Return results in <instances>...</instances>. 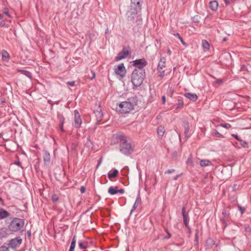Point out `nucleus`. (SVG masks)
I'll return each instance as SVG.
<instances>
[{
  "label": "nucleus",
  "instance_id": "1",
  "mask_svg": "<svg viewBox=\"0 0 251 251\" xmlns=\"http://www.w3.org/2000/svg\"><path fill=\"white\" fill-rule=\"evenodd\" d=\"M116 138L119 143L120 151L122 153L128 155L133 151L134 147L127 140L126 136L120 134L117 135Z\"/></svg>",
  "mask_w": 251,
  "mask_h": 251
},
{
  "label": "nucleus",
  "instance_id": "2",
  "mask_svg": "<svg viewBox=\"0 0 251 251\" xmlns=\"http://www.w3.org/2000/svg\"><path fill=\"white\" fill-rule=\"evenodd\" d=\"M128 101H122L119 103L116 109L121 113H128L133 109L134 106L137 104L136 98H133L128 100Z\"/></svg>",
  "mask_w": 251,
  "mask_h": 251
},
{
  "label": "nucleus",
  "instance_id": "3",
  "mask_svg": "<svg viewBox=\"0 0 251 251\" xmlns=\"http://www.w3.org/2000/svg\"><path fill=\"white\" fill-rule=\"evenodd\" d=\"M146 76L145 70H137L135 69L131 74V82L136 87L140 86L142 84Z\"/></svg>",
  "mask_w": 251,
  "mask_h": 251
},
{
  "label": "nucleus",
  "instance_id": "4",
  "mask_svg": "<svg viewBox=\"0 0 251 251\" xmlns=\"http://www.w3.org/2000/svg\"><path fill=\"white\" fill-rule=\"evenodd\" d=\"M140 11L141 10H138L137 8L134 9L129 7V10L126 13L127 21L132 24H140L141 21V18L139 13Z\"/></svg>",
  "mask_w": 251,
  "mask_h": 251
},
{
  "label": "nucleus",
  "instance_id": "5",
  "mask_svg": "<svg viewBox=\"0 0 251 251\" xmlns=\"http://www.w3.org/2000/svg\"><path fill=\"white\" fill-rule=\"evenodd\" d=\"M25 225L23 219L15 218L10 223L8 229L12 232H17L21 230Z\"/></svg>",
  "mask_w": 251,
  "mask_h": 251
},
{
  "label": "nucleus",
  "instance_id": "6",
  "mask_svg": "<svg viewBox=\"0 0 251 251\" xmlns=\"http://www.w3.org/2000/svg\"><path fill=\"white\" fill-rule=\"evenodd\" d=\"M132 63L134 66L138 68L137 70H144V68L148 64L145 58L136 59L132 61Z\"/></svg>",
  "mask_w": 251,
  "mask_h": 251
},
{
  "label": "nucleus",
  "instance_id": "7",
  "mask_svg": "<svg viewBox=\"0 0 251 251\" xmlns=\"http://www.w3.org/2000/svg\"><path fill=\"white\" fill-rule=\"evenodd\" d=\"M74 122L75 128H78L82 124V120L78 111L77 110L74 111Z\"/></svg>",
  "mask_w": 251,
  "mask_h": 251
},
{
  "label": "nucleus",
  "instance_id": "8",
  "mask_svg": "<svg viewBox=\"0 0 251 251\" xmlns=\"http://www.w3.org/2000/svg\"><path fill=\"white\" fill-rule=\"evenodd\" d=\"M126 69L123 63L119 64L115 69V73L116 75L124 77L126 75Z\"/></svg>",
  "mask_w": 251,
  "mask_h": 251
},
{
  "label": "nucleus",
  "instance_id": "9",
  "mask_svg": "<svg viewBox=\"0 0 251 251\" xmlns=\"http://www.w3.org/2000/svg\"><path fill=\"white\" fill-rule=\"evenodd\" d=\"M130 55V52L126 49L125 48L123 49V50L120 52L117 56L115 57L116 61H119L124 59Z\"/></svg>",
  "mask_w": 251,
  "mask_h": 251
},
{
  "label": "nucleus",
  "instance_id": "10",
  "mask_svg": "<svg viewBox=\"0 0 251 251\" xmlns=\"http://www.w3.org/2000/svg\"><path fill=\"white\" fill-rule=\"evenodd\" d=\"M130 8L141 10L143 0H130Z\"/></svg>",
  "mask_w": 251,
  "mask_h": 251
},
{
  "label": "nucleus",
  "instance_id": "11",
  "mask_svg": "<svg viewBox=\"0 0 251 251\" xmlns=\"http://www.w3.org/2000/svg\"><path fill=\"white\" fill-rule=\"evenodd\" d=\"M182 214L183 216V223L187 229H190V227L188 225L189 221V215L186 213V208L184 206H183L182 208Z\"/></svg>",
  "mask_w": 251,
  "mask_h": 251
},
{
  "label": "nucleus",
  "instance_id": "12",
  "mask_svg": "<svg viewBox=\"0 0 251 251\" xmlns=\"http://www.w3.org/2000/svg\"><path fill=\"white\" fill-rule=\"evenodd\" d=\"M22 243V239L20 238H16L11 240L9 245L12 248H16Z\"/></svg>",
  "mask_w": 251,
  "mask_h": 251
},
{
  "label": "nucleus",
  "instance_id": "13",
  "mask_svg": "<svg viewBox=\"0 0 251 251\" xmlns=\"http://www.w3.org/2000/svg\"><path fill=\"white\" fill-rule=\"evenodd\" d=\"M10 215V213L2 208H0V220L6 219Z\"/></svg>",
  "mask_w": 251,
  "mask_h": 251
},
{
  "label": "nucleus",
  "instance_id": "14",
  "mask_svg": "<svg viewBox=\"0 0 251 251\" xmlns=\"http://www.w3.org/2000/svg\"><path fill=\"white\" fill-rule=\"evenodd\" d=\"M184 96L193 101H196L198 99V96L196 94L187 93L184 94Z\"/></svg>",
  "mask_w": 251,
  "mask_h": 251
},
{
  "label": "nucleus",
  "instance_id": "15",
  "mask_svg": "<svg viewBox=\"0 0 251 251\" xmlns=\"http://www.w3.org/2000/svg\"><path fill=\"white\" fill-rule=\"evenodd\" d=\"M166 58L164 57H161L158 62L157 70H163L165 68Z\"/></svg>",
  "mask_w": 251,
  "mask_h": 251
},
{
  "label": "nucleus",
  "instance_id": "16",
  "mask_svg": "<svg viewBox=\"0 0 251 251\" xmlns=\"http://www.w3.org/2000/svg\"><path fill=\"white\" fill-rule=\"evenodd\" d=\"M95 114L96 117V119L98 122H100L103 117V113L100 108L95 111Z\"/></svg>",
  "mask_w": 251,
  "mask_h": 251
},
{
  "label": "nucleus",
  "instance_id": "17",
  "mask_svg": "<svg viewBox=\"0 0 251 251\" xmlns=\"http://www.w3.org/2000/svg\"><path fill=\"white\" fill-rule=\"evenodd\" d=\"M43 159L44 163L48 165L50 161V154L47 151H45L43 153Z\"/></svg>",
  "mask_w": 251,
  "mask_h": 251
},
{
  "label": "nucleus",
  "instance_id": "18",
  "mask_svg": "<svg viewBox=\"0 0 251 251\" xmlns=\"http://www.w3.org/2000/svg\"><path fill=\"white\" fill-rule=\"evenodd\" d=\"M140 201H141V198L140 197V195L138 194L136 199L135 201L134 202V203L132 206V207L130 210V214L136 209V208L137 207V206Z\"/></svg>",
  "mask_w": 251,
  "mask_h": 251
},
{
  "label": "nucleus",
  "instance_id": "19",
  "mask_svg": "<svg viewBox=\"0 0 251 251\" xmlns=\"http://www.w3.org/2000/svg\"><path fill=\"white\" fill-rule=\"evenodd\" d=\"M209 7L213 11L217 10L218 7V3L216 0L210 1L209 3Z\"/></svg>",
  "mask_w": 251,
  "mask_h": 251
},
{
  "label": "nucleus",
  "instance_id": "20",
  "mask_svg": "<svg viewBox=\"0 0 251 251\" xmlns=\"http://www.w3.org/2000/svg\"><path fill=\"white\" fill-rule=\"evenodd\" d=\"M157 134L159 136H160V137L163 136L165 132L164 127L162 126H159L157 127Z\"/></svg>",
  "mask_w": 251,
  "mask_h": 251
},
{
  "label": "nucleus",
  "instance_id": "21",
  "mask_svg": "<svg viewBox=\"0 0 251 251\" xmlns=\"http://www.w3.org/2000/svg\"><path fill=\"white\" fill-rule=\"evenodd\" d=\"M85 146L89 150H92L93 149V144L89 137L87 138V141L85 143Z\"/></svg>",
  "mask_w": 251,
  "mask_h": 251
},
{
  "label": "nucleus",
  "instance_id": "22",
  "mask_svg": "<svg viewBox=\"0 0 251 251\" xmlns=\"http://www.w3.org/2000/svg\"><path fill=\"white\" fill-rule=\"evenodd\" d=\"M108 192L112 195H114L118 193L117 187L111 186L108 188Z\"/></svg>",
  "mask_w": 251,
  "mask_h": 251
},
{
  "label": "nucleus",
  "instance_id": "23",
  "mask_svg": "<svg viewBox=\"0 0 251 251\" xmlns=\"http://www.w3.org/2000/svg\"><path fill=\"white\" fill-rule=\"evenodd\" d=\"M202 46L205 51L208 50L210 48L209 43L206 40H204L202 41Z\"/></svg>",
  "mask_w": 251,
  "mask_h": 251
},
{
  "label": "nucleus",
  "instance_id": "24",
  "mask_svg": "<svg viewBox=\"0 0 251 251\" xmlns=\"http://www.w3.org/2000/svg\"><path fill=\"white\" fill-rule=\"evenodd\" d=\"M211 164V162L207 159H202L200 162V165L201 167L207 166Z\"/></svg>",
  "mask_w": 251,
  "mask_h": 251
},
{
  "label": "nucleus",
  "instance_id": "25",
  "mask_svg": "<svg viewBox=\"0 0 251 251\" xmlns=\"http://www.w3.org/2000/svg\"><path fill=\"white\" fill-rule=\"evenodd\" d=\"M2 59L5 61H8L9 59V55L6 50L2 51Z\"/></svg>",
  "mask_w": 251,
  "mask_h": 251
},
{
  "label": "nucleus",
  "instance_id": "26",
  "mask_svg": "<svg viewBox=\"0 0 251 251\" xmlns=\"http://www.w3.org/2000/svg\"><path fill=\"white\" fill-rule=\"evenodd\" d=\"M118 171L117 169H113V172L112 173L109 172L107 175V176L109 179H111L112 178H114L116 176Z\"/></svg>",
  "mask_w": 251,
  "mask_h": 251
},
{
  "label": "nucleus",
  "instance_id": "27",
  "mask_svg": "<svg viewBox=\"0 0 251 251\" xmlns=\"http://www.w3.org/2000/svg\"><path fill=\"white\" fill-rule=\"evenodd\" d=\"M184 128H185V131H184L185 136L187 139L188 137H189L188 133L189 132V125L188 124H185Z\"/></svg>",
  "mask_w": 251,
  "mask_h": 251
},
{
  "label": "nucleus",
  "instance_id": "28",
  "mask_svg": "<svg viewBox=\"0 0 251 251\" xmlns=\"http://www.w3.org/2000/svg\"><path fill=\"white\" fill-rule=\"evenodd\" d=\"M183 104H184V102H183V101L182 100V98H178L177 99V106H176V109H178L179 108H181L182 107H183Z\"/></svg>",
  "mask_w": 251,
  "mask_h": 251
},
{
  "label": "nucleus",
  "instance_id": "29",
  "mask_svg": "<svg viewBox=\"0 0 251 251\" xmlns=\"http://www.w3.org/2000/svg\"><path fill=\"white\" fill-rule=\"evenodd\" d=\"M57 119L59 123H64L65 118L62 114L59 113L57 114Z\"/></svg>",
  "mask_w": 251,
  "mask_h": 251
},
{
  "label": "nucleus",
  "instance_id": "30",
  "mask_svg": "<svg viewBox=\"0 0 251 251\" xmlns=\"http://www.w3.org/2000/svg\"><path fill=\"white\" fill-rule=\"evenodd\" d=\"M158 75L161 78H162L165 75V71L163 70H157Z\"/></svg>",
  "mask_w": 251,
  "mask_h": 251
},
{
  "label": "nucleus",
  "instance_id": "31",
  "mask_svg": "<svg viewBox=\"0 0 251 251\" xmlns=\"http://www.w3.org/2000/svg\"><path fill=\"white\" fill-rule=\"evenodd\" d=\"M22 72L23 73V74L24 75H26L28 77L31 78L32 75H31V73L30 72L27 71H25V70H22Z\"/></svg>",
  "mask_w": 251,
  "mask_h": 251
},
{
  "label": "nucleus",
  "instance_id": "32",
  "mask_svg": "<svg viewBox=\"0 0 251 251\" xmlns=\"http://www.w3.org/2000/svg\"><path fill=\"white\" fill-rule=\"evenodd\" d=\"M75 243H76V240H75V236L72 239V242L71 244V246H70V248H73L74 249L75 248Z\"/></svg>",
  "mask_w": 251,
  "mask_h": 251
},
{
  "label": "nucleus",
  "instance_id": "33",
  "mask_svg": "<svg viewBox=\"0 0 251 251\" xmlns=\"http://www.w3.org/2000/svg\"><path fill=\"white\" fill-rule=\"evenodd\" d=\"M220 126L227 129H229L231 127V125L228 123L221 124Z\"/></svg>",
  "mask_w": 251,
  "mask_h": 251
},
{
  "label": "nucleus",
  "instance_id": "34",
  "mask_svg": "<svg viewBox=\"0 0 251 251\" xmlns=\"http://www.w3.org/2000/svg\"><path fill=\"white\" fill-rule=\"evenodd\" d=\"M213 134L216 137H221L222 136V135L216 130H214Z\"/></svg>",
  "mask_w": 251,
  "mask_h": 251
},
{
  "label": "nucleus",
  "instance_id": "35",
  "mask_svg": "<svg viewBox=\"0 0 251 251\" xmlns=\"http://www.w3.org/2000/svg\"><path fill=\"white\" fill-rule=\"evenodd\" d=\"M51 199L52 201L55 202L58 200V197L56 194H53L51 196Z\"/></svg>",
  "mask_w": 251,
  "mask_h": 251
},
{
  "label": "nucleus",
  "instance_id": "36",
  "mask_svg": "<svg viewBox=\"0 0 251 251\" xmlns=\"http://www.w3.org/2000/svg\"><path fill=\"white\" fill-rule=\"evenodd\" d=\"M165 231H166V232H167V236H166L164 237V239H167L170 238L171 237V236H172L171 234L169 232V231H168V229H166V230H165Z\"/></svg>",
  "mask_w": 251,
  "mask_h": 251
},
{
  "label": "nucleus",
  "instance_id": "37",
  "mask_svg": "<svg viewBox=\"0 0 251 251\" xmlns=\"http://www.w3.org/2000/svg\"><path fill=\"white\" fill-rule=\"evenodd\" d=\"M240 142L241 145L244 147H245L247 145V143L245 141H243L241 139V141H239Z\"/></svg>",
  "mask_w": 251,
  "mask_h": 251
},
{
  "label": "nucleus",
  "instance_id": "38",
  "mask_svg": "<svg viewBox=\"0 0 251 251\" xmlns=\"http://www.w3.org/2000/svg\"><path fill=\"white\" fill-rule=\"evenodd\" d=\"M186 163L188 165H192V158L191 157H188V158L187 160Z\"/></svg>",
  "mask_w": 251,
  "mask_h": 251
},
{
  "label": "nucleus",
  "instance_id": "39",
  "mask_svg": "<svg viewBox=\"0 0 251 251\" xmlns=\"http://www.w3.org/2000/svg\"><path fill=\"white\" fill-rule=\"evenodd\" d=\"M222 214L224 215V217L226 218H228L229 216L228 214L226 212V211L225 210H223Z\"/></svg>",
  "mask_w": 251,
  "mask_h": 251
},
{
  "label": "nucleus",
  "instance_id": "40",
  "mask_svg": "<svg viewBox=\"0 0 251 251\" xmlns=\"http://www.w3.org/2000/svg\"><path fill=\"white\" fill-rule=\"evenodd\" d=\"M0 251H8V249L5 246H1L0 247Z\"/></svg>",
  "mask_w": 251,
  "mask_h": 251
},
{
  "label": "nucleus",
  "instance_id": "41",
  "mask_svg": "<svg viewBox=\"0 0 251 251\" xmlns=\"http://www.w3.org/2000/svg\"><path fill=\"white\" fill-rule=\"evenodd\" d=\"M238 208L241 214H242L245 212V209L244 207L239 206Z\"/></svg>",
  "mask_w": 251,
  "mask_h": 251
},
{
  "label": "nucleus",
  "instance_id": "42",
  "mask_svg": "<svg viewBox=\"0 0 251 251\" xmlns=\"http://www.w3.org/2000/svg\"><path fill=\"white\" fill-rule=\"evenodd\" d=\"M63 125L64 123H59V128L61 131L63 132L64 131V128H63Z\"/></svg>",
  "mask_w": 251,
  "mask_h": 251
},
{
  "label": "nucleus",
  "instance_id": "43",
  "mask_svg": "<svg viewBox=\"0 0 251 251\" xmlns=\"http://www.w3.org/2000/svg\"><path fill=\"white\" fill-rule=\"evenodd\" d=\"M67 85L71 86H74L75 82L74 81H68L67 82Z\"/></svg>",
  "mask_w": 251,
  "mask_h": 251
},
{
  "label": "nucleus",
  "instance_id": "44",
  "mask_svg": "<svg viewBox=\"0 0 251 251\" xmlns=\"http://www.w3.org/2000/svg\"><path fill=\"white\" fill-rule=\"evenodd\" d=\"M79 247L82 249H86V247L83 244V243L82 242H80L79 243Z\"/></svg>",
  "mask_w": 251,
  "mask_h": 251
},
{
  "label": "nucleus",
  "instance_id": "45",
  "mask_svg": "<svg viewBox=\"0 0 251 251\" xmlns=\"http://www.w3.org/2000/svg\"><path fill=\"white\" fill-rule=\"evenodd\" d=\"M48 102L50 104L52 105L53 104H58L60 102V101H56L53 102L51 100H49Z\"/></svg>",
  "mask_w": 251,
  "mask_h": 251
},
{
  "label": "nucleus",
  "instance_id": "46",
  "mask_svg": "<svg viewBox=\"0 0 251 251\" xmlns=\"http://www.w3.org/2000/svg\"><path fill=\"white\" fill-rule=\"evenodd\" d=\"M231 135H232V136L234 137L237 141H241V138H239L237 134H232Z\"/></svg>",
  "mask_w": 251,
  "mask_h": 251
},
{
  "label": "nucleus",
  "instance_id": "47",
  "mask_svg": "<svg viewBox=\"0 0 251 251\" xmlns=\"http://www.w3.org/2000/svg\"><path fill=\"white\" fill-rule=\"evenodd\" d=\"M175 171V170L174 169H170V170H167L165 172V174H171L172 173H174V172Z\"/></svg>",
  "mask_w": 251,
  "mask_h": 251
},
{
  "label": "nucleus",
  "instance_id": "48",
  "mask_svg": "<svg viewBox=\"0 0 251 251\" xmlns=\"http://www.w3.org/2000/svg\"><path fill=\"white\" fill-rule=\"evenodd\" d=\"M86 188L84 186H81L80 189V192L81 194L85 193Z\"/></svg>",
  "mask_w": 251,
  "mask_h": 251
},
{
  "label": "nucleus",
  "instance_id": "49",
  "mask_svg": "<svg viewBox=\"0 0 251 251\" xmlns=\"http://www.w3.org/2000/svg\"><path fill=\"white\" fill-rule=\"evenodd\" d=\"M172 34H173L176 37H177L179 39V40L180 39L182 38V37H181L180 35L178 33H172Z\"/></svg>",
  "mask_w": 251,
  "mask_h": 251
},
{
  "label": "nucleus",
  "instance_id": "50",
  "mask_svg": "<svg viewBox=\"0 0 251 251\" xmlns=\"http://www.w3.org/2000/svg\"><path fill=\"white\" fill-rule=\"evenodd\" d=\"M91 73L92 74V76L90 77V79L91 80L94 79L95 78V76H96V74L94 72V71H91Z\"/></svg>",
  "mask_w": 251,
  "mask_h": 251
},
{
  "label": "nucleus",
  "instance_id": "51",
  "mask_svg": "<svg viewBox=\"0 0 251 251\" xmlns=\"http://www.w3.org/2000/svg\"><path fill=\"white\" fill-rule=\"evenodd\" d=\"M245 229L246 231L250 232L251 231V228L250 226L248 225L245 226Z\"/></svg>",
  "mask_w": 251,
  "mask_h": 251
},
{
  "label": "nucleus",
  "instance_id": "52",
  "mask_svg": "<svg viewBox=\"0 0 251 251\" xmlns=\"http://www.w3.org/2000/svg\"><path fill=\"white\" fill-rule=\"evenodd\" d=\"M76 148V145L75 143H72L71 145V149L72 150L74 151L75 150Z\"/></svg>",
  "mask_w": 251,
  "mask_h": 251
},
{
  "label": "nucleus",
  "instance_id": "53",
  "mask_svg": "<svg viewBox=\"0 0 251 251\" xmlns=\"http://www.w3.org/2000/svg\"><path fill=\"white\" fill-rule=\"evenodd\" d=\"M221 220L222 223L224 225V228H225L227 226V223H226V221L223 219H222Z\"/></svg>",
  "mask_w": 251,
  "mask_h": 251
},
{
  "label": "nucleus",
  "instance_id": "54",
  "mask_svg": "<svg viewBox=\"0 0 251 251\" xmlns=\"http://www.w3.org/2000/svg\"><path fill=\"white\" fill-rule=\"evenodd\" d=\"M162 103V104H165L166 102V98L165 96H163L161 98Z\"/></svg>",
  "mask_w": 251,
  "mask_h": 251
},
{
  "label": "nucleus",
  "instance_id": "55",
  "mask_svg": "<svg viewBox=\"0 0 251 251\" xmlns=\"http://www.w3.org/2000/svg\"><path fill=\"white\" fill-rule=\"evenodd\" d=\"M179 40L183 46H184L185 47H187V44L183 41L182 38L180 39Z\"/></svg>",
  "mask_w": 251,
  "mask_h": 251
},
{
  "label": "nucleus",
  "instance_id": "56",
  "mask_svg": "<svg viewBox=\"0 0 251 251\" xmlns=\"http://www.w3.org/2000/svg\"><path fill=\"white\" fill-rule=\"evenodd\" d=\"M118 193H120L121 194H124L125 192V190L123 189H121L119 190L117 189Z\"/></svg>",
  "mask_w": 251,
  "mask_h": 251
},
{
  "label": "nucleus",
  "instance_id": "57",
  "mask_svg": "<svg viewBox=\"0 0 251 251\" xmlns=\"http://www.w3.org/2000/svg\"><path fill=\"white\" fill-rule=\"evenodd\" d=\"M225 3L226 4V5H228V4H229L231 2V1H230V0H225Z\"/></svg>",
  "mask_w": 251,
  "mask_h": 251
},
{
  "label": "nucleus",
  "instance_id": "58",
  "mask_svg": "<svg viewBox=\"0 0 251 251\" xmlns=\"http://www.w3.org/2000/svg\"><path fill=\"white\" fill-rule=\"evenodd\" d=\"M180 176H181V175H177L176 176H175L174 177V179L176 180Z\"/></svg>",
  "mask_w": 251,
  "mask_h": 251
},
{
  "label": "nucleus",
  "instance_id": "59",
  "mask_svg": "<svg viewBox=\"0 0 251 251\" xmlns=\"http://www.w3.org/2000/svg\"><path fill=\"white\" fill-rule=\"evenodd\" d=\"M101 161H102V158H100L99 159V160L98 161V164H97L98 166H99L100 164Z\"/></svg>",
  "mask_w": 251,
  "mask_h": 251
},
{
  "label": "nucleus",
  "instance_id": "60",
  "mask_svg": "<svg viewBox=\"0 0 251 251\" xmlns=\"http://www.w3.org/2000/svg\"><path fill=\"white\" fill-rule=\"evenodd\" d=\"M4 13H5L6 15H7L8 17H10V15L9 14V12H8V11L7 10H6V11L5 10V11H4Z\"/></svg>",
  "mask_w": 251,
  "mask_h": 251
},
{
  "label": "nucleus",
  "instance_id": "61",
  "mask_svg": "<svg viewBox=\"0 0 251 251\" xmlns=\"http://www.w3.org/2000/svg\"><path fill=\"white\" fill-rule=\"evenodd\" d=\"M5 22H1L0 24V25L1 26H4V25H5Z\"/></svg>",
  "mask_w": 251,
  "mask_h": 251
},
{
  "label": "nucleus",
  "instance_id": "62",
  "mask_svg": "<svg viewBox=\"0 0 251 251\" xmlns=\"http://www.w3.org/2000/svg\"><path fill=\"white\" fill-rule=\"evenodd\" d=\"M0 202L2 204H4L3 200L1 197H0Z\"/></svg>",
  "mask_w": 251,
  "mask_h": 251
},
{
  "label": "nucleus",
  "instance_id": "63",
  "mask_svg": "<svg viewBox=\"0 0 251 251\" xmlns=\"http://www.w3.org/2000/svg\"><path fill=\"white\" fill-rule=\"evenodd\" d=\"M167 53L168 54L170 55L172 53V51H171L170 49H168L167 50Z\"/></svg>",
  "mask_w": 251,
  "mask_h": 251
},
{
  "label": "nucleus",
  "instance_id": "64",
  "mask_svg": "<svg viewBox=\"0 0 251 251\" xmlns=\"http://www.w3.org/2000/svg\"><path fill=\"white\" fill-rule=\"evenodd\" d=\"M15 164L20 165L21 164V162L20 161H17L15 162Z\"/></svg>",
  "mask_w": 251,
  "mask_h": 251
}]
</instances>
